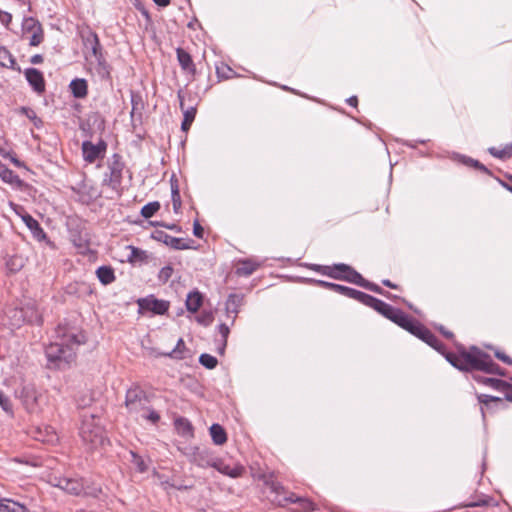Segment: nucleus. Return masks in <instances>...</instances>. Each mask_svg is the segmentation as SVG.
<instances>
[{"label":"nucleus","instance_id":"8","mask_svg":"<svg viewBox=\"0 0 512 512\" xmlns=\"http://www.w3.org/2000/svg\"><path fill=\"white\" fill-rule=\"evenodd\" d=\"M138 305L141 312H152L157 315L165 314L169 308V302L156 299L154 296L139 299Z\"/></svg>","mask_w":512,"mask_h":512},{"label":"nucleus","instance_id":"18","mask_svg":"<svg viewBox=\"0 0 512 512\" xmlns=\"http://www.w3.org/2000/svg\"><path fill=\"white\" fill-rule=\"evenodd\" d=\"M350 283L356 284L358 286H361L365 289H368L372 292L382 294L386 297H390V293L384 292L382 288H380L378 285L371 283L367 280H365L360 273H352V278L350 279Z\"/></svg>","mask_w":512,"mask_h":512},{"label":"nucleus","instance_id":"9","mask_svg":"<svg viewBox=\"0 0 512 512\" xmlns=\"http://www.w3.org/2000/svg\"><path fill=\"white\" fill-rule=\"evenodd\" d=\"M107 149V144L100 140L97 144L90 141L82 143L83 158L88 163H94L98 158L103 157Z\"/></svg>","mask_w":512,"mask_h":512},{"label":"nucleus","instance_id":"21","mask_svg":"<svg viewBox=\"0 0 512 512\" xmlns=\"http://www.w3.org/2000/svg\"><path fill=\"white\" fill-rule=\"evenodd\" d=\"M0 179L13 187H21L23 181L11 169L0 163Z\"/></svg>","mask_w":512,"mask_h":512},{"label":"nucleus","instance_id":"1","mask_svg":"<svg viewBox=\"0 0 512 512\" xmlns=\"http://www.w3.org/2000/svg\"><path fill=\"white\" fill-rule=\"evenodd\" d=\"M412 334L443 354L446 360L459 370H480L489 374H503L501 368L493 361L492 357L476 346H472L469 351L462 350L459 355L446 353L444 345L421 323L418 324Z\"/></svg>","mask_w":512,"mask_h":512},{"label":"nucleus","instance_id":"58","mask_svg":"<svg viewBox=\"0 0 512 512\" xmlns=\"http://www.w3.org/2000/svg\"><path fill=\"white\" fill-rule=\"evenodd\" d=\"M193 234L197 238H202L203 237L204 229H203V227L200 225V223L198 221H195L194 224H193Z\"/></svg>","mask_w":512,"mask_h":512},{"label":"nucleus","instance_id":"31","mask_svg":"<svg viewBox=\"0 0 512 512\" xmlns=\"http://www.w3.org/2000/svg\"><path fill=\"white\" fill-rule=\"evenodd\" d=\"M288 501L292 503H296L299 505V508L302 511H312L314 510V504L310 500L306 498L296 497L294 494H292L288 499Z\"/></svg>","mask_w":512,"mask_h":512},{"label":"nucleus","instance_id":"43","mask_svg":"<svg viewBox=\"0 0 512 512\" xmlns=\"http://www.w3.org/2000/svg\"><path fill=\"white\" fill-rule=\"evenodd\" d=\"M131 457H132L131 461H132L133 465L136 467V469L139 472L143 473V472L147 471L148 466H147L145 460L141 456L137 455L134 452H131Z\"/></svg>","mask_w":512,"mask_h":512},{"label":"nucleus","instance_id":"35","mask_svg":"<svg viewBox=\"0 0 512 512\" xmlns=\"http://www.w3.org/2000/svg\"><path fill=\"white\" fill-rule=\"evenodd\" d=\"M73 243L78 249V252L83 255H86L90 251L89 241L86 237H82L81 235H79L77 238L74 237Z\"/></svg>","mask_w":512,"mask_h":512},{"label":"nucleus","instance_id":"7","mask_svg":"<svg viewBox=\"0 0 512 512\" xmlns=\"http://www.w3.org/2000/svg\"><path fill=\"white\" fill-rule=\"evenodd\" d=\"M23 37L29 40L30 46H38L43 41V29L40 22L33 18H24L22 23Z\"/></svg>","mask_w":512,"mask_h":512},{"label":"nucleus","instance_id":"53","mask_svg":"<svg viewBox=\"0 0 512 512\" xmlns=\"http://www.w3.org/2000/svg\"><path fill=\"white\" fill-rule=\"evenodd\" d=\"M0 406L4 411L11 410L9 398L0 391Z\"/></svg>","mask_w":512,"mask_h":512},{"label":"nucleus","instance_id":"10","mask_svg":"<svg viewBox=\"0 0 512 512\" xmlns=\"http://www.w3.org/2000/svg\"><path fill=\"white\" fill-rule=\"evenodd\" d=\"M51 483L62 489L63 491L72 494L80 495L84 489L83 483L80 479L67 478V477H53Z\"/></svg>","mask_w":512,"mask_h":512},{"label":"nucleus","instance_id":"61","mask_svg":"<svg viewBox=\"0 0 512 512\" xmlns=\"http://www.w3.org/2000/svg\"><path fill=\"white\" fill-rule=\"evenodd\" d=\"M496 357L498 359H500L501 361L511 365L512 364V360L509 356L505 355L504 353H501V352H496L495 353Z\"/></svg>","mask_w":512,"mask_h":512},{"label":"nucleus","instance_id":"38","mask_svg":"<svg viewBox=\"0 0 512 512\" xmlns=\"http://www.w3.org/2000/svg\"><path fill=\"white\" fill-rule=\"evenodd\" d=\"M20 111L33 122L35 127L39 128L42 126V120L39 117H37L36 112L33 109L29 107H21Z\"/></svg>","mask_w":512,"mask_h":512},{"label":"nucleus","instance_id":"47","mask_svg":"<svg viewBox=\"0 0 512 512\" xmlns=\"http://www.w3.org/2000/svg\"><path fill=\"white\" fill-rule=\"evenodd\" d=\"M172 202H173V208L175 212H178V210L181 207V199H180V193L177 186L172 185Z\"/></svg>","mask_w":512,"mask_h":512},{"label":"nucleus","instance_id":"23","mask_svg":"<svg viewBox=\"0 0 512 512\" xmlns=\"http://www.w3.org/2000/svg\"><path fill=\"white\" fill-rule=\"evenodd\" d=\"M178 97L180 99V107L183 110L184 119L181 124V129L185 132H187L196 116V108L195 107H189L187 109H184V103L181 94H178Z\"/></svg>","mask_w":512,"mask_h":512},{"label":"nucleus","instance_id":"14","mask_svg":"<svg viewBox=\"0 0 512 512\" xmlns=\"http://www.w3.org/2000/svg\"><path fill=\"white\" fill-rule=\"evenodd\" d=\"M213 468H215L220 473L227 475L231 478L240 477L244 472L243 466L238 465V464L230 466L229 464L225 463L223 460H221L218 457L216 458Z\"/></svg>","mask_w":512,"mask_h":512},{"label":"nucleus","instance_id":"37","mask_svg":"<svg viewBox=\"0 0 512 512\" xmlns=\"http://www.w3.org/2000/svg\"><path fill=\"white\" fill-rule=\"evenodd\" d=\"M386 304H387L386 302L368 294V297H367L364 305L371 307L374 310H376L378 313H380L381 310L386 307Z\"/></svg>","mask_w":512,"mask_h":512},{"label":"nucleus","instance_id":"64","mask_svg":"<svg viewBox=\"0 0 512 512\" xmlns=\"http://www.w3.org/2000/svg\"><path fill=\"white\" fill-rule=\"evenodd\" d=\"M30 61H31L32 64H40V63L43 62V57L40 54H36V55L31 57Z\"/></svg>","mask_w":512,"mask_h":512},{"label":"nucleus","instance_id":"24","mask_svg":"<svg viewBox=\"0 0 512 512\" xmlns=\"http://www.w3.org/2000/svg\"><path fill=\"white\" fill-rule=\"evenodd\" d=\"M174 426L179 435L193 437V426L187 418L177 417L174 421Z\"/></svg>","mask_w":512,"mask_h":512},{"label":"nucleus","instance_id":"3","mask_svg":"<svg viewBox=\"0 0 512 512\" xmlns=\"http://www.w3.org/2000/svg\"><path fill=\"white\" fill-rule=\"evenodd\" d=\"M125 406L128 412L135 417H141L157 423L160 415L150 409V400L146 392L139 386H132L126 392Z\"/></svg>","mask_w":512,"mask_h":512},{"label":"nucleus","instance_id":"44","mask_svg":"<svg viewBox=\"0 0 512 512\" xmlns=\"http://www.w3.org/2000/svg\"><path fill=\"white\" fill-rule=\"evenodd\" d=\"M111 180L119 182L122 172V164L119 161H114L110 166Z\"/></svg>","mask_w":512,"mask_h":512},{"label":"nucleus","instance_id":"63","mask_svg":"<svg viewBox=\"0 0 512 512\" xmlns=\"http://www.w3.org/2000/svg\"><path fill=\"white\" fill-rule=\"evenodd\" d=\"M2 155H3L4 157H9V158H10V160H11V162H12L14 165H16V166H18V167H21V166H22L21 162H20L16 157L11 156L9 153H2Z\"/></svg>","mask_w":512,"mask_h":512},{"label":"nucleus","instance_id":"4","mask_svg":"<svg viewBox=\"0 0 512 512\" xmlns=\"http://www.w3.org/2000/svg\"><path fill=\"white\" fill-rule=\"evenodd\" d=\"M79 434L82 441L90 449H96L104 445L106 441L100 418L93 413H84L82 415Z\"/></svg>","mask_w":512,"mask_h":512},{"label":"nucleus","instance_id":"57","mask_svg":"<svg viewBox=\"0 0 512 512\" xmlns=\"http://www.w3.org/2000/svg\"><path fill=\"white\" fill-rule=\"evenodd\" d=\"M478 400L480 403H483V404H488L491 401H501L500 398H498V397H493V396L486 395V394L479 395Z\"/></svg>","mask_w":512,"mask_h":512},{"label":"nucleus","instance_id":"40","mask_svg":"<svg viewBox=\"0 0 512 512\" xmlns=\"http://www.w3.org/2000/svg\"><path fill=\"white\" fill-rule=\"evenodd\" d=\"M199 362L207 369L215 368L218 363L216 357H214L210 354H207V353H203L200 355Z\"/></svg>","mask_w":512,"mask_h":512},{"label":"nucleus","instance_id":"5","mask_svg":"<svg viewBox=\"0 0 512 512\" xmlns=\"http://www.w3.org/2000/svg\"><path fill=\"white\" fill-rule=\"evenodd\" d=\"M25 409L30 413H38L41 411L43 395L34 385H25L22 387L19 395Z\"/></svg>","mask_w":512,"mask_h":512},{"label":"nucleus","instance_id":"20","mask_svg":"<svg viewBox=\"0 0 512 512\" xmlns=\"http://www.w3.org/2000/svg\"><path fill=\"white\" fill-rule=\"evenodd\" d=\"M260 267V263L254 259L240 260L236 267V274L250 276Z\"/></svg>","mask_w":512,"mask_h":512},{"label":"nucleus","instance_id":"19","mask_svg":"<svg viewBox=\"0 0 512 512\" xmlns=\"http://www.w3.org/2000/svg\"><path fill=\"white\" fill-rule=\"evenodd\" d=\"M23 222L25 223V225L30 230V232L36 240L42 241L46 239V233L41 228L38 221L34 219L30 214L23 216Z\"/></svg>","mask_w":512,"mask_h":512},{"label":"nucleus","instance_id":"6","mask_svg":"<svg viewBox=\"0 0 512 512\" xmlns=\"http://www.w3.org/2000/svg\"><path fill=\"white\" fill-rule=\"evenodd\" d=\"M185 455L189 461L201 468L213 467L216 456L208 448L190 447Z\"/></svg>","mask_w":512,"mask_h":512},{"label":"nucleus","instance_id":"11","mask_svg":"<svg viewBox=\"0 0 512 512\" xmlns=\"http://www.w3.org/2000/svg\"><path fill=\"white\" fill-rule=\"evenodd\" d=\"M25 78L32 89L41 94L45 91V81L43 74L35 68H27L24 72Z\"/></svg>","mask_w":512,"mask_h":512},{"label":"nucleus","instance_id":"45","mask_svg":"<svg viewBox=\"0 0 512 512\" xmlns=\"http://www.w3.org/2000/svg\"><path fill=\"white\" fill-rule=\"evenodd\" d=\"M311 268L314 271L322 273L323 275H326L333 279H335V277H338L337 275L334 274L333 266H321V265L314 264V265H312Z\"/></svg>","mask_w":512,"mask_h":512},{"label":"nucleus","instance_id":"41","mask_svg":"<svg viewBox=\"0 0 512 512\" xmlns=\"http://www.w3.org/2000/svg\"><path fill=\"white\" fill-rule=\"evenodd\" d=\"M39 435L36 436V439L37 440H40V441H43V442H48V443H53L55 441H57V435L56 433L54 432V430L51 428V427H46L45 428V435L42 436V432L39 430Z\"/></svg>","mask_w":512,"mask_h":512},{"label":"nucleus","instance_id":"52","mask_svg":"<svg viewBox=\"0 0 512 512\" xmlns=\"http://www.w3.org/2000/svg\"><path fill=\"white\" fill-rule=\"evenodd\" d=\"M396 310L397 308H394L393 306L386 304V307L381 310L380 314L386 317L387 319L391 320Z\"/></svg>","mask_w":512,"mask_h":512},{"label":"nucleus","instance_id":"34","mask_svg":"<svg viewBox=\"0 0 512 512\" xmlns=\"http://www.w3.org/2000/svg\"><path fill=\"white\" fill-rule=\"evenodd\" d=\"M160 209V203L157 201L144 205L141 209V215L148 219L151 218Z\"/></svg>","mask_w":512,"mask_h":512},{"label":"nucleus","instance_id":"25","mask_svg":"<svg viewBox=\"0 0 512 512\" xmlns=\"http://www.w3.org/2000/svg\"><path fill=\"white\" fill-rule=\"evenodd\" d=\"M96 275H97L98 280L103 285H109L115 281L114 270L110 266H100L96 270Z\"/></svg>","mask_w":512,"mask_h":512},{"label":"nucleus","instance_id":"42","mask_svg":"<svg viewBox=\"0 0 512 512\" xmlns=\"http://www.w3.org/2000/svg\"><path fill=\"white\" fill-rule=\"evenodd\" d=\"M218 330H219V333H220V335L222 337L221 346L219 347V352L223 353L224 350H225V347L227 345V338H228V335L230 333V329H229V327L226 324L222 323V324L219 325Z\"/></svg>","mask_w":512,"mask_h":512},{"label":"nucleus","instance_id":"26","mask_svg":"<svg viewBox=\"0 0 512 512\" xmlns=\"http://www.w3.org/2000/svg\"><path fill=\"white\" fill-rule=\"evenodd\" d=\"M333 271L334 274L338 277H335L337 280H345L350 282V279L352 278V273H358L353 268L346 264H335L333 265Z\"/></svg>","mask_w":512,"mask_h":512},{"label":"nucleus","instance_id":"13","mask_svg":"<svg viewBox=\"0 0 512 512\" xmlns=\"http://www.w3.org/2000/svg\"><path fill=\"white\" fill-rule=\"evenodd\" d=\"M157 239L175 250H186L191 248L190 240L177 238L164 232H158Z\"/></svg>","mask_w":512,"mask_h":512},{"label":"nucleus","instance_id":"32","mask_svg":"<svg viewBox=\"0 0 512 512\" xmlns=\"http://www.w3.org/2000/svg\"><path fill=\"white\" fill-rule=\"evenodd\" d=\"M185 343L182 338H180L177 341L176 347L169 353L164 354L165 356H168L170 358L174 359H184L186 357L185 355Z\"/></svg>","mask_w":512,"mask_h":512},{"label":"nucleus","instance_id":"30","mask_svg":"<svg viewBox=\"0 0 512 512\" xmlns=\"http://www.w3.org/2000/svg\"><path fill=\"white\" fill-rule=\"evenodd\" d=\"M16 62L12 54L5 47L0 46V65L6 68L14 69Z\"/></svg>","mask_w":512,"mask_h":512},{"label":"nucleus","instance_id":"36","mask_svg":"<svg viewBox=\"0 0 512 512\" xmlns=\"http://www.w3.org/2000/svg\"><path fill=\"white\" fill-rule=\"evenodd\" d=\"M344 296L351 298V299H355V300L359 301L360 303L365 304L368 294H366L362 291L347 287Z\"/></svg>","mask_w":512,"mask_h":512},{"label":"nucleus","instance_id":"17","mask_svg":"<svg viewBox=\"0 0 512 512\" xmlns=\"http://www.w3.org/2000/svg\"><path fill=\"white\" fill-rule=\"evenodd\" d=\"M84 45L87 49H90L91 55L87 59H94V61L101 60L103 57L101 51V44L97 34L90 33L89 36L84 40Z\"/></svg>","mask_w":512,"mask_h":512},{"label":"nucleus","instance_id":"48","mask_svg":"<svg viewBox=\"0 0 512 512\" xmlns=\"http://www.w3.org/2000/svg\"><path fill=\"white\" fill-rule=\"evenodd\" d=\"M463 159V163L468 165V166H472V167H475L483 172H488L487 168L481 164L479 161L477 160H474L472 158H468V157H462Z\"/></svg>","mask_w":512,"mask_h":512},{"label":"nucleus","instance_id":"33","mask_svg":"<svg viewBox=\"0 0 512 512\" xmlns=\"http://www.w3.org/2000/svg\"><path fill=\"white\" fill-rule=\"evenodd\" d=\"M489 153L496 158L504 159L512 156V144H507L503 149L491 147L488 149Z\"/></svg>","mask_w":512,"mask_h":512},{"label":"nucleus","instance_id":"59","mask_svg":"<svg viewBox=\"0 0 512 512\" xmlns=\"http://www.w3.org/2000/svg\"><path fill=\"white\" fill-rule=\"evenodd\" d=\"M18 259L17 258H11L8 262H7V266L8 268L11 270V271H16L19 269V267L22 265V264H17L16 261Z\"/></svg>","mask_w":512,"mask_h":512},{"label":"nucleus","instance_id":"27","mask_svg":"<svg viewBox=\"0 0 512 512\" xmlns=\"http://www.w3.org/2000/svg\"><path fill=\"white\" fill-rule=\"evenodd\" d=\"M70 89L74 97L84 98L87 95V82L85 79H74L70 83Z\"/></svg>","mask_w":512,"mask_h":512},{"label":"nucleus","instance_id":"29","mask_svg":"<svg viewBox=\"0 0 512 512\" xmlns=\"http://www.w3.org/2000/svg\"><path fill=\"white\" fill-rule=\"evenodd\" d=\"M202 305V295L198 291L190 292L186 299V308L189 312L195 313Z\"/></svg>","mask_w":512,"mask_h":512},{"label":"nucleus","instance_id":"51","mask_svg":"<svg viewBox=\"0 0 512 512\" xmlns=\"http://www.w3.org/2000/svg\"><path fill=\"white\" fill-rule=\"evenodd\" d=\"M396 310L397 308H394L393 306L386 304V307L381 310L380 314L386 317L387 319L391 320Z\"/></svg>","mask_w":512,"mask_h":512},{"label":"nucleus","instance_id":"15","mask_svg":"<svg viewBox=\"0 0 512 512\" xmlns=\"http://www.w3.org/2000/svg\"><path fill=\"white\" fill-rule=\"evenodd\" d=\"M391 321L396 323L403 329L409 331L411 334L415 331L416 327L419 324L418 321L414 320L400 309L396 310Z\"/></svg>","mask_w":512,"mask_h":512},{"label":"nucleus","instance_id":"16","mask_svg":"<svg viewBox=\"0 0 512 512\" xmlns=\"http://www.w3.org/2000/svg\"><path fill=\"white\" fill-rule=\"evenodd\" d=\"M243 304V296L239 294H230L225 303L226 314L234 323L240 307Z\"/></svg>","mask_w":512,"mask_h":512},{"label":"nucleus","instance_id":"46","mask_svg":"<svg viewBox=\"0 0 512 512\" xmlns=\"http://www.w3.org/2000/svg\"><path fill=\"white\" fill-rule=\"evenodd\" d=\"M129 249L131 250V254L129 256L130 261H142L147 257L146 252L144 250H141L133 246H129Z\"/></svg>","mask_w":512,"mask_h":512},{"label":"nucleus","instance_id":"39","mask_svg":"<svg viewBox=\"0 0 512 512\" xmlns=\"http://www.w3.org/2000/svg\"><path fill=\"white\" fill-rule=\"evenodd\" d=\"M97 63V73L103 79H108L110 77V67L105 61L104 58L101 60L95 61Z\"/></svg>","mask_w":512,"mask_h":512},{"label":"nucleus","instance_id":"22","mask_svg":"<svg viewBox=\"0 0 512 512\" xmlns=\"http://www.w3.org/2000/svg\"><path fill=\"white\" fill-rule=\"evenodd\" d=\"M177 59L181 68L188 73H195V65L191 55L182 48L176 49Z\"/></svg>","mask_w":512,"mask_h":512},{"label":"nucleus","instance_id":"49","mask_svg":"<svg viewBox=\"0 0 512 512\" xmlns=\"http://www.w3.org/2000/svg\"><path fill=\"white\" fill-rule=\"evenodd\" d=\"M172 273L173 268L171 266H165L159 272V279L163 282H166L172 276Z\"/></svg>","mask_w":512,"mask_h":512},{"label":"nucleus","instance_id":"62","mask_svg":"<svg viewBox=\"0 0 512 512\" xmlns=\"http://www.w3.org/2000/svg\"><path fill=\"white\" fill-rule=\"evenodd\" d=\"M11 19H12L11 14H9V13H7V12H3V11H2V16H1L0 21H1L3 24L8 25V24L11 22Z\"/></svg>","mask_w":512,"mask_h":512},{"label":"nucleus","instance_id":"55","mask_svg":"<svg viewBox=\"0 0 512 512\" xmlns=\"http://www.w3.org/2000/svg\"><path fill=\"white\" fill-rule=\"evenodd\" d=\"M197 321L205 326H208L209 324L212 323L213 317H212L211 313H207V314L197 317Z\"/></svg>","mask_w":512,"mask_h":512},{"label":"nucleus","instance_id":"12","mask_svg":"<svg viewBox=\"0 0 512 512\" xmlns=\"http://www.w3.org/2000/svg\"><path fill=\"white\" fill-rule=\"evenodd\" d=\"M32 502V499L29 503H26L9 498H0V512H30L29 506L32 505Z\"/></svg>","mask_w":512,"mask_h":512},{"label":"nucleus","instance_id":"56","mask_svg":"<svg viewBox=\"0 0 512 512\" xmlns=\"http://www.w3.org/2000/svg\"><path fill=\"white\" fill-rule=\"evenodd\" d=\"M481 382L486 385H490L494 388H498L502 384L501 380L494 379V378H482Z\"/></svg>","mask_w":512,"mask_h":512},{"label":"nucleus","instance_id":"54","mask_svg":"<svg viewBox=\"0 0 512 512\" xmlns=\"http://www.w3.org/2000/svg\"><path fill=\"white\" fill-rule=\"evenodd\" d=\"M491 499L490 498H482L478 501L469 502L466 504L467 507H481V506H487L489 505Z\"/></svg>","mask_w":512,"mask_h":512},{"label":"nucleus","instance_id":"50","mask_svg":"<svg viewBox=\"0 0 512 512\" xmlns=\"http://www.w3.org/2000/svg\"><path fill=\"white\" fill-rule=\"evenodd\" d=\"M9 207L15 212V214H17L22 220H23V216L24 215H29L24 207L18 205V204H15L14 202H9Z\"/></svg>","mask_w":512,"mask_h":512},{"label":"nucleus","instance_id":"60","mask_svg":"<svg viewBox=\"0 0 512 512\" xmlns=\"http://www.w3.org/2000/svg\"><path fill=\"white\" fill-rule=\"evenodd\" d=\"M319 286L321 287H324V288H327V289H330L332 291L335 290V283H331V282H326V281H322V280H317L315 281Z\"/></svg>","mask_w":512,"mask_h":512},{"label":"nucleus","instance_id":"28","mask_svg":"<svg viewBox=\"0 0 512 512\" xmlns=\"http://www.w3.org/2000/svg\"><path fill=\"white\" fill-rule=\"evenodd\" d=\"M212 441L216 445H223L227 441V434L224 428L219 424H213L210 429Z\"/></svg>","mask_w":512,"mask_h":512},{"label":"nucleus","instance_id":"2","mask_svg":"<svg viewBox=\"0 0 512 512\" xmlns=\"http://www.w3.org/2000/svg\"><path fill=\"white\" fill-rule=\"evenodd\" d=\"M55 333V340L45 349L48 365L50 368L65 369L75 361L76 350L85 343L86 338L82 332L62 326Z\"/></svg>","mask_w":512,"mask_h":512}]
</instances>
